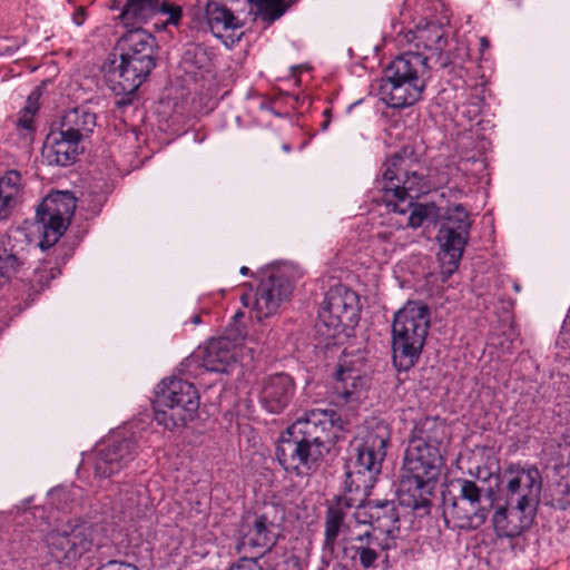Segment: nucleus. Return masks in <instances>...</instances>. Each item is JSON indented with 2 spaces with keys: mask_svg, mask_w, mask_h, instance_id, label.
Here are the masks:
<instances>
[{
  "mask_svg": "<svg viewBox=\"0 0 570 570\" xmlns=\"http://www.w3.org/2000/svg\"><path fill=\"white\" fill-rule=\"evenodd\" d=\"M391 431L383 421H371L360 430L356 455L345 472L348 495L338 497L325 512L324 548L333 551L338 541L344 546L366 521V510L361 502L373 489L386 455Z\"/></svg>",
  "mask_w": 570,
  "mask_h": 570,
  "instance_id": "nucleus-1",
  "label": "nucleus"
},
{
  "mask_svg": "<svg viewBox=\"0 0 570 570\" xmlns=\"http://www.w3.org/2000/svg\"><path fill=\"white\" fill-rule=\"evenodd\" d=\"M342 430L334 410L314 409L293 422L276 448L278 463L287 472L306 476L315 472Z\"/></svg>",
  "mask_w": 570,
  "mask_h": 570,
  "instance_id": "nucleus-2",
  "label": "nucleus"
},
{
  "mask_svg": "<svg viewBox=\"0 0 570 570\" xmlns=\"http://www.w3.org/2000/svg\"><path fill=\"white\" fill-rule=\"evenodd\" d=\"M119 40L120 62L109 70L107 82L116 97L117 107L132 102L138 88L156 67L155 38L142 28H129Z\"/></svg>",
  "mask_w": 570,
  "mask_h": 570,
  "instance_id": "nucleus-3",
  "label": "nucleus"
},
{
  "mask_svg": "<svg viewBox=\"0 0 570 570\" xmlns=\"http://www.w3.org/2000/svg\"><path fill=\"white\" fill-rule=\"evenodd\" d=\"M381 190L382 202L390 212L406 216L405 226L421 227L429 216L426 205L415 203L426 193L425 176L412 168V160L394 154L383 165Z\"/></svg>",
  "mask_w": 570,
  "mask_h": 570,
  "instance_id": "nucleus-4",
  "label": "nucleus"
},
{
  "mask_svg": "<svg viewBox=\"0 0 570 570\" xmlns=\"http://www.w3.org/2000/svg\"><path fill=\"white\" fill-rule=\"evenodd\" d=\"M444 465L445 455L438 450L407 443L401 466L400 503L414 511L428 512Z\"/></svg>",
  "mask_w": 570,
  "mask_h": 570,
  "instance_id": "nucleus-5",
  "label": "nucleus"
},
{
  "mask_svg": "<svg viewBox=\"0 0 570 570\" xmlns=\"http://www.w3.org/2000/svg\"><path fill=\"white\" fill-rule=\"evenodd\" d=\"M430 69L426 58L420 55H400L389 65L381 79V100L394 109L412 106L421 99L428 86Z\"/></svg>",
  "mask_w": 570,
  "mask_h": 570,
  "instance_id": "nucleus-6",
  "label": "nucleus"
},
{
  "mask_svg": "<svg viewBox=\"0 0 570 570\" xmlns=\"http://www.w3.org/2000/svg\"><path fill=\"white\" fill-rule=\"evenodd\" d=\"M489 513L484 488L470 479L458 478L442 492V514L448 527L475 530L484 524Z\"/></svg>",
  "mask_w": 570,
  "mask_h": 570,
  "instance_id": "nucleus-7",
  "label": "nucleus"
},
{
  "mask_svg": "<svg viewBox=\"0 0 570 570\" xmlns=\"http://www.w3.org/2000/svg\"><path fill=\"white\" fill-rule=\"evenodd\" d=\"M430 313L425 305L409 303L397 311L392 324L393 361L407 371L419 361L428 335Z\"/></svg>",
  "mask_w": 570,
  "mask_h": 570,
  "instance_id": "nucleus-8",
  "label": "nucleus"
},
{
  "mask_svg": "<svg viewBox=\"0 0 570 570\" xmlns=\"http://www.w3.org/2000/svg\"><path fill=\"white\" fill-rule=\"evenodd\" d=\"M199 407V396L190 382L170 377L158 385L154 400L155 420L168 430L185 426Z\"/></svg>",
  "mask_w": 570,
  "mask_h": 570,
  "instance_id": "nucleus-9",
  "label": "nucleus"
},
{
  "mask_svg": "<svg viewBox=\"0 0 570 570\" xmlns=\"http://www.w3.org/2000/svg\"><path fill=\"white\" fill-rule=\"evenodd\" d=\"M278 511L277 505L268 504L263 511L242 518L238 550H248L253 556L240 559H255L259 564V560L276 546L279 537Z\"/></svg>",
  "mask_w": 570,
  "mask_h": 570,
  "instance_id": "nucleus-10",
  "label": "nucleus"
},
{
  "mask_svg": "<svg viewBox=\"0 0 570 570\" xmlns=\"http://www.w3.org/2000/svg\"><path fill=\"white\" fill-rule=\"evenodd\" d=\"M501 491L505 503L537 509L542 490V476L532 464H509L501 474Z\"/></svg>",
  "mask_w": 570,
  "mask_h": 570,
  "instance_id": "nucleus-11",
  "label": "nucleus"
},
{
  "mask_svg": "<svg viewBox=\"0 0 570 570\" xmlns=\"http://www.w3.org/2000/svg\"><path fill=\"white\" fill-rule=\"evenodd\" d=\"M76 198L70 191H53L47 195L37 208V218L42 225L41 249L52 247L63 235L75 214Z\"/></svg>",
  "mask_w": 570,
  "mask_h": 570,
  "instance_id": "nucleus-12",
  "label": "nucleus"
},
{
  "mask_svg": "<svg viewBox=\"0 0 570 570\" xmlns=\"http://www.w3.org/2000/svg\"><path fill=\"white\" fill-rule=\"evenodd\" d=\"M360 298L356 292L344 285L331 287L318 309V320L333 332L353 327L360 316Z\"/></svg>",
  "mask_w": 570,
  "mask_h": 570,
  "instance_id": "nucleus-13",
  "label": "nucleus"
},
{
  "mask_svg": "<svg viewBox=\"0 0 570 570\" xmlns=\"http://www.w3.org/2000/svg\"><path fill=\"white\" fill-rule=\"evenodd\" d=\"M48 552L57 562L70 564L91 551V531L86 523H67L62 529L47 533Z\"/></svg>",
  "mask_w": 570,
  "mask_h": 570,
  "instance_id": "nucleus-14",
  "label": "nucleus"
},
{
  "mask_svg": "<svg viewBox=\"0 0 570 570\" xmlns=\"http://www.w3.org/2000/svg\"><path fill=\"white\" fill-rule=\"evenodd\" d=\"M470 227L469 214L461 204L448 208L445 222L439 229L438 239L443 261L449 265L450 273L459 266L468 243Z\"/></svg>",
  "mask_w": 570,
  "mask_h": 570,
  "instance_id": "nucleus-15",
  "label": "nucleus"
},
{
  "mask_svg": "<svg viewBox=\"0 0 570 570\" xmlns=\"http://www.w3.org/2000/svg\"><path fill=\"white\" fill-rule=\"evenodd\" d=\"M137 444L131 436L114 434L100 442L94 453V470L99 478H109L134 460Z\"/></svg>",
  "mask_w": 570,
  "mask_h": 570,
  "instance_id": "nucleus-16",
  "label": "nucleus"
},
{
  "mask_svg": "<svg viewBox=\"0 0 570 570\" xmlns=\"http://www.w3.org/2000/svg\"><path fill=\"white\" fill-rule=\"evenodd\" d=\"M159 14L168 16L164 26H178L183 8L168 0H126L118 19L126 28H142Z\"/></svg>",
  "mask_w": 570,
  "mask_h": 570,
  "instance_id": "nucleus-17",
  "label": "nucleus"
},
{
  "mask_svg": "<svg viewBox=\"0 0 570 570\" xmlns=\"http://www.w3.org/2000/svg\"><path fill=\"white\" fill-rule=\"evenodd\" d=\"M293 293V284L284 274H272L259 281L255 293L253 312L261 322L277 313L283 302Z\"/></svg>",
  "mask_w": 570,
  "mask_h": 570,
  "instance_id": "nucleus-18",
  "label": "nucleus"
},
{
  "mask_svg": "<svg viewBox=\"0 0 570 570\" xmlns=\"http://www.w3.org/2000/svg\"><path fill=\"white\" fill-rule=\"evenodd\" d=\"M393 546L389 543V538L382 539L373 533V530L366 527V523L343 546V553L352 561H358L363 569L375 567L382 552L387 551Z\"/></svg>",
  "mask_w": 570,
  "mask_h": 570,
  "instance_id": "nucleus-19",
  "label": "nucleus"
},
{
  "mask_svg": "<svg viewBox=\"0 0 570 570\" xmlns=\"http://www.w3.org/2000/svg\"><path fill=\"white\" fill-rule=\"evenodd\" d=\"M31 239L24 228H10L0 238V277L10 278L26 264Z\"/></svg>",
  "mask_w": 570,
  "mask_h": 570,
  "instance_id": "nucleus-20",
  "label": "nucleus"
},
{
  "mask_svg": "<svg viewBox=\"0 0 570 570\" xmlns=\"http://www.w3.org/2000/svg\"><path fill=\"white\" fill-rule=\"evenodd\" d=\"M405 39L416 50H409L405 53L420 55L426 58V65L432 60L438 62L448 45L445 29L442 24L433 21L416 26L414 30H409L405 33Z\"/></svg>",
  "mask_w": 570,
  "mask_h": 570,
  "instance_id": "nucleus-21",
  "label": "nucleus"
},
{
  "mask_svg": "<svg viewBox=\"0 0 570 570\" xmlns=\"http://www.w3.org/2000/svg\"><path fill=\"white\" fill-rule=\"evenodd\" d=\"M537 509L507 504L495 510L492 517L498 538L519 539L532 525Z\"/></svg>",
  "mask_w": 570,
  "mask_h": 570,
  "instance_id": "nucleus-22",
  "label": "nucleus"
},
{
  "mask_svg": "<svg viewBox=\"0 0 570 570\" xmlns=\"http://www.w3.org/2000/svg\"><path fill=\"white\" fill-rule=\"evenodd\" d=\"M294 379L286 373L265 377L259 392V403L269 413H282L295 395Z\"/></svg>",
  "mask_w": 570,
  "mask_h": 570,
  "instance_id": "nucleus-23",
  "label": "nucleus"
},
{
  "mask_svg": "<svg viewBox=\"0 0 570 570\" xmlns=\"http://www.w3.org/2000/svg\"><path fill=\"white\" fill-rule=\"evenodd\" d=\"M449 442L450 433L445 421L439 416H425L414 424L407 443L431 448L445 455Z\"/></svg>",
  "mask_w": 570,
  "mask_h": 570,
  "instance_id": "nucleus-24",
  "label": "nucleus"
},
{
  "mask_svg": "<svg viewBox=\"0 0 570 570\" xmlns=\"http://www.w3.org/2000/svg\"><path fill=\"white\" fill-rule=\"evenodd\" d=\"M362 508L366 510V527L380 538H389V543L393 546L400 532V517L394 501L368 502Z\"/></svg>",
  "mask_w": 570,
  "mask_h": 570,
  "instance_id": "nucleus-25",
  "label": "nucleus"
},
{
  "mask_svg": "<svg viewBox=\"0 0 570 570\" xmlns=\"http://www.w3.org/2000/svg\"><path fill=\"white\" fill-rule=\"evenodd\" d=\"M81 141L68 137L61 130H51L42 147V157L49 165L69 166L73 164L82 151Z\"/></svg>",
  "mask_w": 570,
  "mask_h": 570,
  "instance_id": "nucleus-26",
  "label": "nucleus"
},
{
  "mask_svg": "<svg viewBox=\"0 0 570 570\" xmlns=\"http://www.w3.org/2000/svg\"><path fill=\"white\" fill-rule=\"evenodd\" d=\"M205 17L210 32L223 40L225 45L235 42L234 31L242 28L239 19L224 4L209 1L205 9ZM239 38H236L238 40Z\"/></svg>",
  "mask_w": 570,
  "mask_h": 570,
  "instance_id": "nucleus-27",
  "label": "nucleus"
},
{
  "mask_svg": "<svg viewBox=\"0 0 570 570\" xmlns=\"http://www.w3.org/2000/svg\"><path fill=\"white\" fill-rule=\"evenodd\" d=\"M235 343L228 337L212 338L203 353L202 365L209 372H228L236 362Z\"/></svg>",
  "mask_w": 570,
  "mask_h": 570,
  "instance_id": "nucleus-28",
  "label": "nucleus"
},
{
  "mask_svg": "<svg viewBox=\"0 0 570 570\" xmlns=\"http://www.w3.org/2000/svg\"><path fill=\"white\" fill-rule=\"evenodd\" d=\"M96 126V112L91 111L86 106H79L63 114L59 129H61L66 136L82 141L92 135Z\"/></svg>",
  "mask_w": 570,
  "mask_h": 570,
  "instance_id": "nucleus-29",
  "label": "nucleus"
},
{
  "mask_svg": "<svg viewBox=\"0 0 570 570\" xmlns=\"http://www.w3.org/2000/svg\"><path fill=\"white\" fill-rule=\"evenodd\" d=\"M364 386L365 377L360 371L338 364L334 391L344 403L357 401Z\"/></svg>",
  "mask_w": 570,
  "mask_h": 570,
  "instance_id": "nucleus-30",
  "label": "nucleus"
},
{
  "mask_svg": "<svg viewBox=\"0 0 570 570\" xmlns=\"http://www.w3.org/2000/svg\"><path fill=\"white\" fill-rule=\"evenodd\" d=\"M22 176L18 170L10 169L0 177V220L6 219L20 199Z\"/></svg>",
  "mask_w": 570,
  "mask_h": 570,
  "instance_id": "nucleus-31",
  "label": "nucleus"
},
{
  "mask_svg": "<svg viewBox=\"0 0 570 570\" xmlns=\"http://www.w3.org/2000/svg\"><path fill=\"white\" fill-rule=\"evenodd\" d=\"M59 274L60 269L56 262L51 258L42 259L24 282L28 297L33 299L45 291L49 286V283Z\"/></svg>",
  "mask_w": 570,
  "mask_h": 570,
  "instance_id": "nucleus-32",
  "label": "nucleus"
},
{
  "mask_svg": "<svg viewBox=\"0 0 570 570\" xmlns=\"http://www.w3.org/2000/svg\"><path fill=\"white\" fill-rule=\"evenodd\" d=\"M297 0H258L256 6L262 20L273 23L279 19Z\"/></svg>",
  "mask_w": 570,
  "mask_h": 570,
  "instance_id": "nucleus-33",
  "label": "nucleus"
},
{
  "mask_svg": "<svg viewBox=\"0 0 570 570\" xmlns=\"http://www.w3.org/2000/svg\"><path fill=\"white\" fill-rule=\"evenodd\" d=\"M37 110V107H32L30 104L28 106H26L17 122H18V126L22 129H26V130H32L33 129V116H35V112Z\"/></svg>",
  "mask_w": 570,
  "mask_h": 570,
  "instance_id": "nucleus-34",
  "label": "nucleus"
},
{
  "mask_svg": "<svg viewBox=\"0 0 570 570\" xmlns=\"http://www.w3.org/2000/svg\"><path fill=\"white\" fill-rule=\"evenodd\" d=\"M229 570H263L255 559H239Z\"/></svg>",
  "mask_w": 570,
  "mask_h": 570,
  "instance_id": "nucleus-35",
  "label": "nucleus"
},
{
  "mask_svg": "<svg viewBox=\"0 0 570 570\" xmlns=\"http://www.w3.org/2000/svg\"><path fill=\"white\" fill-rule=\"evenodd\" d=\"M105 567L107 570H138L135 564L122 561H110Z\"/></svg>",
  "mask_w": 570,
  "mask_h": 570,
  "instance_id": "nucleus-36",
  "label": "nucleus"
},
{
  "mask_svg": "<svg viewBox=\"0 0 570 570\" xmlns=\"http://www.w3.org/2000/svg\"><path fill=\"white\" fill-rule=\"evenodd\" d=\"M85 18H86L85 9L82 7L77 8L76 11L72 14V21L77 26H81L83 23V21H85Z\"/></svg>",
  "mask_w": 570,
  "mask_h": 570,
  "instance_id": "nucleus-37",
  "label": "nucleus"
},
{
  "mask_svg": "<svg viewBox=\"0 0 570 570\" xmlns=\"http://www.w3.org/2000/svg\"><path fill=\"white\" fill-rule=\"evenodd\" d=\"M490 47V41L488 40L487 37H481L480 38V52L481 55H483Z\"/></svg>",
  "mask_w": 570,
  "mask_h": 570,
  "instance_id": "nucleus-38",
  "label": "nucleus"
},
{
  "mask_svg": "<svg viewBox=\"0 0 570 570\" xmlns=\"http://www.w3.org/2000/svg\"><path fill=\"white\" fill-rule=\"evenodd\" d=\"M240 301H242V304L245 307H247L249 305V302H250V296L248 294H244V295H242Z\"/></svg>",
  "mask_w": 570,
  "mask_h": 570,
  "instance_id": "nucleus-39",
  "label": "nucleus"
},
{
  "mask_svg": "<svg viewBox=\"0 0 570 570\" xmlns=\"http://www.w3.org/2000/svg\"><path fill=\"white\" fill-rule=\"evenodd\" d=\"M190 323L194 324V325H198L202 323V318H200V315H194L191 318H190Z\"/></svg>",
  "mask_w": 570,
  "mask_h": 570,
  "instance_id": "nucleus-40",
  "label": "nucleus"
},
{
  "mask_svg": "<svg viewBox=\"0 0 570 570\" xmlns=\"http://www.w3.org/2000/svg\"><path fill=\"white\" fill-rule=\"evenodd\" d=\"M244 316V313L242 311H237L234 316H233V320L234 321H238L239 318H242Z\"/></svg>",
  "mask_w": 570,
  "mask_h": 570,
  "instance_id": "nucleus-41",
  "label": "nucleus"
},
{
  "mask_svg": "<svg viewBox=\"0 0 570 570\" xmlns=\"http://www.w3.org/2000/svg\"><path fill=\"white\" fill-rule=\"evenodd\" d=\"M249 272H250V271H249V268H248V267H246V266H243V267H240V269H239V273H240L242 275H244V276L248 275V274H249Z\"/></svg>",
  "mask_w": 570,
  "mask_h": 570,
  "instance_id": "nucleus-42",
  "label": "nucleus"
},
{
  "mask_svg": "<svg viewBox=\"0 0 570 570\" xmlns=\"http://www.w3.org/2000/svg\"><path fill=\"white\" fill-rule=\"evenodd\" d=\"M282 149H283L284 151L288 153V151L291 150V146H289L288 144H284V145L282 146Z\"/></svg>",
  "mask_w": 570,
  "mask_h": 570,
  "instance_id": "nucleus-43",
  "label": "nucleus"
},
{
  "mask_svg": "<svg viewBox=\"0 0 570 570\" xmlns=\"http://www.w3.org/2000/svg\"><path fill=\"white\" fill-rule=\"evenodd\" d=\"M441 66H445L446 65V61H441L440 62Z\"/></svg>",
  "mask_w": 570,
  "mask_h": 570,
  "instance_id": "nucleus-44",
  "label": "nucleus"
},
{
  "mask_svg": "<svg viewBox=\"0 0 570 570\" xmlns=\"http://www.w3.org/2000/svg\"><path fill=\"white\" fill-rule=\"evenodd\" d=\"M97 570H107V568L106 567H101V568H99Z\"/></svg>",
  "mask_w": 570,
  "mask_h": 570,
  "instance_id": "nucleus-45",
  "label": "nucleus"
}]
</instances>
